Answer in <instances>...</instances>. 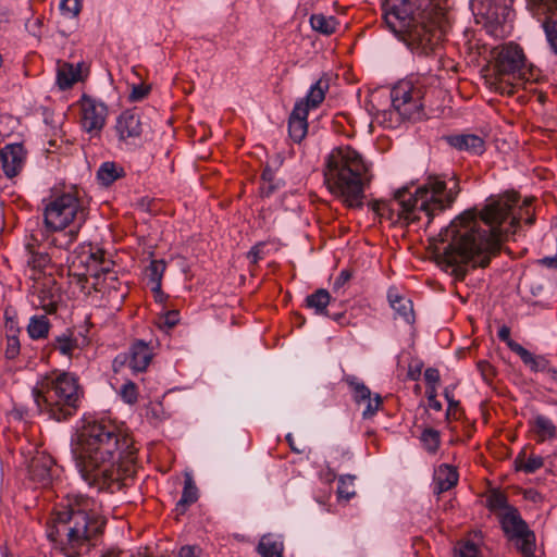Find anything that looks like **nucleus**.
Returning a JSON list of instances; mask_svg holds the SVG:
<instances>
[{"mask_svg":"<svg viewBox=\"0 0 557 557\" xmlns=\"http://www.w3.org/2000/svg\"><path fill=\"white\" fill-rule=\"evenodd\" d=\"M531 201L525 199L518 207L519 195L512 191L490 197L480 211L476 208L466 210L438 234L440 242L446 244L437 248L438 258L453 268L451 273L459 281L466 277V264L487 267L491 256L499 251L502 242L517 232L523 214L528 225L534 223Z\"/></svg>","mask_w":557,"mask_h":557,"instance_id":"nucleus-1","label":"nucleus"},{"mask_svg":"<svg viewBox=\"0 0 557 557\" xmlns=\"http://www.w3.org/2000/svg\"><path fill=\"white\" fill-rule=\"evenodd\" d=\"M136 453L133 440L108 421L86 424L72 449L82 478L98 491L110 490L120 481L121 472H133Z\"/></svg>","mask_w":557,"mask_h":557,"instance_id":"nucleus-2","label":"nucleus"},{"mask_svg":"<svg viewBox=\"0 0 557 557\" xmlns=\"http://www.w3.org/2000/svg\"><path fill=\"white\" fill-rule=\"evenodd\" d=\"M460 190L459 180L455 174L429 175L414 193L408 187L395 191L398 219L412 224L424 216L430 224L435 215L451 208Z\"/></svg>","mask_w":557,"mask_h":557,"instance_id":"nucleus-3","label":"nucleus"},{"mask_svg":"<svg viewBox=\"0 0 557 557\" xmlns=\"http://www.w3.org/2000/svg\"><path fill=\"white\" fill-rule=\"evenodd\" d=\"M96 506L94 499L76 496L66 506L57 509L48 528V539L61 549L76 553L103 531L106 521Z\"/></svg>","mask_w":557,"mask_h":557,"instance_id":"nucleus-4","label":"nucleus"},{"mask_svg":"<svg viewBox=\"0 0 557 557\" xmlns=\"http://www.w3.org/2000/svg\"><path fill=\"white\" fill-rule=\"evenodd\" d=\"M323 177L329 191L348 208L363 207L372 175L358 151L350 147L332 150L324 162Z\"/></svg>","mask_w":557,"mask_h":557,"instance_id":"nucleus-5","label":"nucleus"},{"mask_svg":"<svg viewBox=\"0 0 557 557\" xmlns=\"http://www.w3.org/2000/svg\"><path fill=\"white\" fill-rule=\"evenodd\" d=\"M382 18L387 29L423 54L434 51L441 40V32L418 18L410 0H384Z\"/></svg>","mask_w":557,"mask_h":557,"instance_id":"nucleus-6","label":"nucleus"},{"mask_svg":"<svg viewBox=\"0 0 557 557\" xmlns=\"http://www.w3.org/2000/svg\"><path fill=\"white\" fill-rule=\"evenodd\" d=\"M382 18L387 29L423 54L434 51L441 40V32L418 18L410 0H384Z\"/></svg>","mask_w":557,"mask_h":557,"instance_id":"nucleus-7","label":"nucleus"},{"mask_svg":"<svg viewBox=\"0 0 557 557\" xmlns=\"http://www.w3.org/2000/svg\"><path fill=\"white\" fill-rule=\"evenodd\" d=\"M32 394L40 414L61 422L76 413L83 392L75 375L61 372L54 377L46 375L36 384Z\"/></svg>","mask_w":557,"mask_h":557,"instance_id":"nucleus-8","label":"nucleus"},{"mask_svg":"<svg viewBox=\"0 0 557 557\" xmlns=\"http://www.w3.org/2000/svg\"><path fill=\"white\" fill-rule=\"evenodd\" d=\"M491 85L502 95H512L528 81L523 49L515 42L494 47L490 52Z\"/></svg>","mask_w":557,"mask_h":557,"instance_id":"nucleus-9","label":"nucleus"},{"mask_svg":"<svg viewBox=\"0 0 557 557\" xmlns=\"http://www.w3.org/2000/svg\"><path fill=\"white\" fill-rule=\"evenodd\" d=\"M85 220V210L72 194L57 197L45 209V224L50 231L65 230L70 223H74L79 228Z\"/></svg>","mask_w":557,"mask_h":557,"instance_id":"nucleus-10","label":"nucleus"},{"mask_svg":"<svg viewBox=\"0 0 557 557\" xmlns=\"http://www.w3.org/2000/svg\"><path fill=\"white\" fill-rule=\"evenodd\" d=\"M327 88L329 84L319 79L311 86L306 98L295 103L288 119L289 137L295 143H300L306 137L308 132V112L310 109H315L322 103Z\"/></svg>","mask_w":557,"mask_h":557,"instance_id":"nucleus-11","label":"nucleus"},{"mask_svg":"<svg viewBox=\"0 0 557 557\" xmlns=\"http://www.w3.org/2000/svg\"><path fill=\"white\" fill-rule=\"evenodd\" d=\"M425 91L420 84L401 81L391 90V100L394 110L407 120H418L422 116Z\"/></svg>","mask_w":557,"mask_h":557,"instance_id":"nucleus-12","label":"nucleus"},{"mask_svg":"<svg viewBox=\"0 0 557 557\" xmlns=\"http://www.w3.org/2000/svg\"><path fill=\"white\" fill-rule=\"evenodd\" d=\"M498 518L505 534L520 542L519 548L523 556L534 557L535 535L519 511L516 508H508V511L499 513Z\"/></svg>","mask_w":557,"mask_h":557,"instance_id":"nucleus-13","label":"nucleus"},{"mask_svg":"<svg viewBox=\"0 0 557 557\" xmlns=\"http://www.w3.org/2000/svg\"><path fill=\"white\" fill-rule=\"evenodd\" d=\"M60 299L59 289L52 277H47L42 282H36L33 285L30 294V304L37 309H42L46 313L57 312Z\"/></svg>","mask_w":557,"mask_h":557,"instance_id":"nucleus-14","label":"nucleus"},{"mask_svg":"<svg viewBox=\"0 0 557 557\" xmlns=\"http://www.w3.org/2000/svg\"><path fill=\"white\" fill-rule=\"evenodd\" d=\"M108 109L104 103L83 96L81 100V125L88 133H99L106 123Z\"/></svg>","mask_w":557,"mask_h":557,"instance_id":"nucleus-15","label":"nucleus"},{"mask_svg":"<svg viewBox=\"0 0 557 557\" xmlns=\"http://www.w3.org/2000/svg\"><path fill=\"white\" fill-rule=\"evenodd\" d=\"M343 380L350 387L354 400L357 404H367L362 417L364 419L372 418L382 406V397L379 394L372 397L370 388L355 375L347 374Z\"/></svg>","mask_w":557,"mask_h":557,"instance_id":"nucleus-16","label":"nucleus"},{"mask_svg":"<svg viewBox=\"0 0 557 557\" xmlns=\"http://www.w3.org/2000/svg\"><path fill=\"white\" fill-rule=\"evenodd\" d=\"M331 295L324 288H319L314 293L308 295L305 299L306 306L313 309L317 314H322L331 318L342 325L348 324L349 321L346 319L345 312L330 313L327 307L331 302Z\"/></svg>","mask_w":557,"mask_h":557,"instance_id":"nucleus-17","label":"nucleus"},{"mask_svg":"<svg viewBox=\"0 0 557 557\" xmlns=\"http://www.w3.org/2000/svg\"><path fill=\"white\" fill-rule=\"evenodd\" d=\"M152 348L143 339H136L129 347L128 355L119 356L123 361L128 359L129 368L135 372H144L147 370L152 359Z\"/></svg>","mask_w":557,"mask_h":557,"instance_id":"nucleus-18","label":"nucleus"},{"mask_svg":"<svg viewBox=\"0 0 557 557\" xmlns=\"http://www.w3.org/2000/svg\"><path fill=\"white\" fill-rule=\"evenodd\" d=\"M25 154L26 152L21 144H9L2 148L0 159L3 172L8 177H14L21 172Z\"/></svg>","mask_w":557,"mask_h":557,"instance_id":"nucleus-19","label":"nucleus"},{"mask_svg":"<svg viewBox=\"0 0 557 557\" xmlns=\"http://www.w3.org/2000/svg\"><path fill=\"white\" fill-rule=\"evenodd\" d=\"M115 128L121 140L140 137L144 129L140 114L135 109L125 110L117 117Z\"/></svg>","mask_w":557,"mask_h":557,"instance_id":"nucleus-20","label":"nucleus"},{"mask_svg":"<svg viewBox=\"0 0 557 557\" xmlns=\"http://www.w3.org/2000/svg\"><path fill=\"white\" fill-rule=\"evenodd\" d=\"M548 2L549 1L544 2L545 4H547V7H549V11H547L545 13H536L533 10H531L530 8H528V9L534 16H536L539 20L543 21V27H544L548 44H549L552 50L555 53H557V20H553L554 15L557 13V0H556V7H554V8ZM527 7H529V5L527 4Z\"/></svg>","mask_w":557,"mask_h":557,"instance_id":"nucleus-21","label":"nucleus"},{"mask_svg":"<svg viewBox=\"0 0 557 557\" xmlns=\"http://www.w3.org/2000/svg\"><path fill=\"white\" fill-rule=\"evenodd\" d=\"M458 472L456 468L447 463H442L434 472V493L440 495L458 483Z\"/></svg>","mask_w":557,"mask_h":557,"instance_id":"nucleus-22","label":"nucleus"},{"mask_svg":"<svg viewBox=\"0 0 557 557\" xmlns=\"http://www.w3.org/2000/svg\"><path fill=\"white\" fill-rule=\"evenodd\" d=\"M447 143L458 150L471 151L476 154H481L484 151L483 139L474 134L448 136Z\"/></svg>","mask_w":557,"mask_h":557,"instance_id":"nucleus-23","label":"nucleus"},{"mask_svg":"<svg viewBox=\"0 0 557 557\" xmlns=\"http://www.w3.org/2000/svg\"><path fill=\"white\" fill-rule=\"evenodd\" d=\"M516 354L520 357L522 362L527 367H529V369L532 372H545L546 373L550 366L549 360L545 356L534 355V354L530 352L528 349H525L524 347H522V348L516 347Z\"/></svg>","mask_w":557,"mask_h":557,"instance_id":"nucleus-24","label":"nucleus"},{"mask_svg":"<svg viewBox=\"0 0 557 557\" xmlns=\"http://www.w3.org/2000/svg\"><path fill=\"white\" fill-rule=\"evenodd\" d=\"M198 499V488L190 475H186L181 499L176 503L175 511L184 515L187 508Z\"/></svg>","mask_w":557,"mask_h":557,"instance_id":"nucleus-25","label":"nucleus"},{"mask_svg":"<svg viewBox=\"0 0 557 557\" xmlns=\"http://www.w3.org/2000/svg\"><path fill=\"white\" fill-rule=\"evenodd\" d=\"M284 545L272 534L263 535L257 546L261 557H283Z\"/></svg>","mask_w":557,"mask_h":557,"instance_id":"nucleus-26","label":"nucleus"},{"mask_svg":"<svg viewBox=\"0 0 557 557\" xmlns=\"http://www.w3.org/2000/svg\"><path fill=\"white\" fill-rule=\"evenodd\" d=\"M79 64L62 63L58 67L57 82L61 89H69L79 79Z\"/></svg>","mask_w":557,"mask_h":557,"instance_id":"nucleus-27","label":"nucleus"},{"mask_svg":"<svg viewBox=\"0 0 557 557\" xmlns=\"http://www.w3.org/2000/svg\"><path fill=\"white\" fill-rule=\"evenodd\" d=\"M388 299L392 308L405 322L409 324L414 322V311L410 299L393 294L388 295Z\"/></svg>","mask_w":557,"mask_h":557,"instance_id":"nucleus-28","label":"nucleus"},{"mask_svg":"<svg viewBox=\"0 0 557 557\" xmlns=\"http://www.w3.org/2000/svg\"><path fill=\"white\" fill-rule=\"evenodd\" d=\"M27 251V264L33 270H42L45 269L51 261V257L48 252L40 249V246L34 243H28L26 245Z\"/></svg>","mask_w":557,"mask_h":557,"instance_id":"nucleus-29","label":"nucleus"},{"mask_svg":"<svg viewBox=\"0 0 557 557\" xmlns=\"http://www.w3.org/2000/svg\"><path fill=\"white\" fill-rule=\"evenodd\" d=\"M125 175L124 169L115 162H104L97 172V178L103 186H110Z\"/></svg>","mask_w":557,"mask_h":557,"instance_id":"nucleus-30","label":"nucleus"},{"mask_svg":"<svg viewBox=\"0 0 557 557\" xmlns=\"http://www.w3.org/2000/svg\"><path fill=\"white\" fill-rule=\"evenodd\" d=\"M166 264L163 260H152L147 268V275L151 290L156 293L157 297L162 296L161 280L165 271Z\"/></svg>","mask_w":557,"mask_h":557,"instance_id":"nucleus-31","label":"nucleus"},{"mask_svg":"<svg viewBox=\"0 0 557 557\" xmlns=\"http://www.w3.org/2000/svg\"><path fill=\"white\" fill-rule=\"evenodd\" d=\"M532 430L539 436V441L552 438L556 434V426L550 419L539 414L532 421Z\"/></svg>","mask_w":557,"mask_h":557,"instance_id":"nucleus-32","label":"nucleus"},{"mask_svg":"<svg viewBox=\"0 0 557 557\" xmlns=\"http://www.w3.org/2000/svg\"><path fill=\"white\" fill-rule=\"evenodd\" d=\"M121 282L119 281L116 272L108 273L102 277L96 274V281L91 283L92 288L96 292L108 293L119 292L121 289Z\"/></svg>","mask_w":557,"mask_h":557,"instance_id":"nucleus-33","label":"nucleus"},{"mask_svg":"<svg viewBox=\"0 0 557 557\" xmlns=\"http://www.w3.org/2000/svg\"><path fill=\"white\" fill-rule=\"evenodd\" d=\"M52 465L53 460L50 456L38 455L32 459L29 470L34 476L45 480L49 478Z\"/></svg>","mask_w":557,"mask_h":557,"instance_id":"nucleus-34","label":"nucleus"},{"mask_svg":"<svg viewBox=\"0 0 557 557\" xmlns=\"http://www.w3.org/2000/svg\"><path fill=\"white\" fill-rule=\"evenodd\" d=\"M543 463L544 461L541 456L531 455L527 457L524 450L521 451L515 460L516 469L524 471L525 473L535 472L536 470L543 467Z\"/></svg>","mask_w":557,"mask_h":557,"instance_id":"nucleus-35","label":"nucleus"},{"mask_svg":"<svg viewBox=\"0 0 557 557\" xmlns=\"http://www.w3.org/2000/svg\"><path fill=\"white\" fill-rule=\"evenodd\" d=\"M50 329L49 320L46 315H34L30 318L27 332L33 339L45 338Z\"/></svg>","mask_w":557,"mask_h":557,"instance_id":"nucleus-36","label":"nucleus"},{"mask_svg":"<svg viewBox=\"0 0 557 557\" xmlns=\"http://www.w3.org/2000/svg\"><path fill=\"white\" fill-rule=\"evenodd\" d=\"M78 230L75 225L74 228L69 231H54L55 234L51 237L50 244L57 248L69 250L77 237Z\"/></svg>","mask_w":557,"mask_h":557,"instance_id":"nucleus-37","label":"nucleus"},{"mask_svg":"<svg viewBox=\"0 0 557 557\" xmlns=\"http://www.w3.org/2000/svg\"><path fill=\"white\" fill-rule=\"evenodd\" d=\"M51 346L64 356H72L73 351L78 347L77 339L73 337V333L70 331L57 336Z\"/></svg>","mask_w":557,"mask_h":557,"instance_id":"nucleus-38","label":"nucleus"},{"mask_svg":"<svg viewBox=\"0 0 557 557\" xmlns=\"http://www.w3.org/2000/svg\"><path fill=\"white\" fill-rule=\"evenodd\" d=\"M310 25L314 30L329 36L336 30L337 22L333 16L313 14L310 17Z\"/></svg>","mask_w":557,"mask_h":557,"instance_id":"nucleus-39","label":"nucleus"},{"mask_svg":"<svg viewBox=\"0 0 557 557\" xmlns=\"http://www.w3.org/2000/svg\"><path fill=\"white\" fill-rule=\"evenodd\" d=\"M89 259L91 260V264L97 267H100L101 272H97L98 276L102 277L103 275H107L108 273L115 272L113 270L114 262L108 258H106V252L101 249H97L95 251H91L89 253Z\"/></svg>","mask_w":557,"mask_h":557,"instance_id":"nucleus-40","label":"nucleus"},{"mask_svg":"<svg viewBox=\"0 0 557 557\" xmlns=\"http://www.w3.org/2000/svg\"><path fill=\"white\" fill-rule=\"evenodd\" d=\"M355 480L356 476L350 474L339 476L337 494L341 498H345L346 500H348L356 495L354 485Z\"/></svg>","mask_w":557,"mask_h":557,"instance_id":"nucleus-41","label":"nucleus"},{"mask_svg":"<svg viewBox=\"0 0 557 557\" xmlns=\"http://www.w3.org/2000/svg\"><path fill=\"white\" fill-rule=\"evenodd\" d=\"M421 442L425 450L431 454L436 453L441 443L440 432L432 428L425 429L421 434Z\"/></svg>","mask_w":557,"mask_h":557,"instance_id":"nucleus-42","label":"nucleus"},{"mask_svg":"<svg viewBox=\"0 0 557 557\" xmlns=\"http://www.w3.org/2000/svg\"><path fill=\"white\" fill-rule=\"evenodd\" d=\"M169 417L161 401H151L146 408V418L153 422H161Z\"/></svg>","mask_w":557,"mask_h":557,"instance_id":"nucleus-43","label":"nucleus"},{"mask_svg":"<svg viewBox=\"0 0 557 557\" xmlns=\"http://www.w3.org/2000/svg\"><path fill=\"white\" fill-rule=\"evenodd\" d=\"M487 506L493 511H508V508H513L512 506L508 505L506 495L500 492H494L490 495L487 499Z\"/></svg>","mask_w":557,"mask_h":557,"instance_id":"nucleus-44","label":"nucleus"},{"mask_svg":"<svg viewBox=\"0 0 557 557\" xmlns=\"http://www.w3.org/2000/svg\"><path fill=\"white\" fill-rule=\"evenodd\" d=\"M120 395L126 404L134 405L138 399L137 385L132 381L126 382L122 385Z\"/></svg>","mask_w":557,"mask_h":557,"instance_id":"nucleus-45","label":"nucleus"},{"mask_svg":"<svg viewBox=\"0 0 557 557\" xmlns=\"http://www.w3.org/2000/svg\"><path fill=\"white\" fill-rule=\"evenodd\" d=\"M455 557H482L479 547L470 541L461 543L456 548Z\"/></svg>","mask_w":557,"mask_h":557,"instance_id":"nucleus-46","label":"nucleus"},{"mask_svg":"<svg viewBox=\"0 0 557 557\" xmlns=\"http://www.w3.org/2000/svg\"><path fill=\"white\" fill-rule=\"evenodd\" d=\"M60 9L63 14H66L70 17H76L82 9L81 0H62Z\"/></svg>","mask_w":557,"mask_h":557,"instance_id":"nucleus-47","label":"nucleus"},{"mask_svg":"<svg viewBox=\"0 0 557 557\" xmlns=\"http://www.w3.org/2000/svg\"><path fill=\"white\" fill-rule=\"evenodd\" d=\"M178 311L171 310L164 313L162 317H160L157 324L160 329L170 330L174 327L178 323Z\"/></svg>","mask_w":557,"mask_h":557,"instance_id":"nucleus-48","label":"nucleus"},{"mask_svg":"<svg viewBox=\"0 0 557 557\" xmlns=\"http://www.w3.org/2000/svg\"><path fill=\"white\" fill-rule=\"evenodd\" d=\"M20 354V339L16 334H7L5 357L14 359Z\"/></svg>","mask_w":557,"mask_h":557,"instance_id":"nucleus-49","label":"nucleus"},{"mask_svg":"<svg viewBox=\"0 0 557 557\" xmlns=\"http://www.w3.org/2000/svg\"><path fill=\"white\" fill-rule=\"evenodd\" d=\"M498 338L502 341V342H505L506 345L508 346V348L513 351L516 354V347H519V348H522L523 346H521L519 343L515 342L513 339H511L510 337V327H508L507 325H503L499 330H498Z\"/></svg>","mask_w":557,"mask_h":557,"instance_id":"nucleus-50","label":"nucleus"},{"mask_svg":"<svg viewBox=\"0 0 557 557\" xmlns=\"http://www.w3.org/2000/svg\"><path fill=\"white\" fill-rule=\"evenodd\" d=\"M149 90H150V88L148 86L134 85L132 87V91L129 94V100L139 101L148 95Z\"/></svg>","mask_w":557,"mask_h":557,"instance_id":"nucleus-51","label":"nucleus"},{"mask_svg":"<svg viewBox=\"0 0 557 557\" xmlns=\"http://www.w3.org/2000/svg\"><path fill=\"white\" fill-rule=\"evenodd\" d=\"M351 277H352V272L350 270L345 269V270L341 271V273L334 281V285H333L334 290H338L342 287H344L345 284L348 283Z\"/></svg>","mask_w":557,"mask_h":557,"instance_id":"nucleus-52","label":"nucleus"},{"mask_svg":"<svg viewBox=\"0 0 557 557\" xmlns=\"http://www.w3.org/2000/svg\"><path fill=\"white\" fill-rule=\"evenodd\" d=\"M424 380L428 385H436L440 382V372L436 368H428L424 371Z\"/></svg>","mask_w":557,"mask_h":557,"instance_id":"nucleus-53","label":"nucleus"},{"mask_svg":"<svg viewBox=\"0 0 557 557\" xmlns=\"http://www.w3.org/2000/svg\"><path fill=\"white\" fill-rule=\"evenodd\" d=\"M478 369L480 370L484 381L488 382L494 375L493 367L486 361H480L478 363Z\"/></svg>","mask_w":557,"mask_h":557,"instance_id":"nucleus-54","label":"nucleus"},{"mask_svg":"<svg viewBox=\"0 0 557 557\" xmlns=\"http://www.w3.org/2000/svg\"><path fill=\"white\" fill-rule=\"evenodd\" d=\"M200 553V548L195 545H185L182 546L178 556L180 557H199L198 554Z\"/></svg>","mask_w":557,"mask_h":557,"instance_id":"nucleus-55","label":"nucleus"},{"mask_svg":"<svg viewBox=\"0 0 557 557\" xmlns=\"http://www.w3.org/2000/svg\"><path fill=\"white\" fill-rule=\"evenodd\" d=\"M444 396H445V398H446V400L448 403L447 416H449L450 410L453 408H456L459 405V403L454 399V396H453V394H451V392L449 391L448 387L445 388Z\"/></svg>","mask_w":557,"mask_h":557,"instance_id":"nucleus-56","label":"nucleus"},{"mask_svg":"<svg viewBox=\"0 0 557 557\" xmlns=\"http://www.w3.org/2000/svg\"><path fill=\"white\" fill-rule=\"evenodd\" d=\"M276 185L271 182V183H263L260 187V193L262 196L264 197H269L271 194L274 193V190L276 189Z\"/></svg>","mask_w":557,"mask_h":557,"instance_id":"nucleus-57","label":"nucleus"},{"mask_svg":"<svg viewBox=\"0 0 557 557\" xmlns=\"http://www.w3.org/2000/svg\"><path fill=\"white\" fill-rule=\"evenodd\" d=\"M422 370V364H417L416 367L410 366L408 370V377L410 380L417 381L420 379Z\"/></svg>","mask_w":557,"mask_h":557,"instance_id":"nucleus-58","label":"nucleus"},{"mask_svg":"<svg viewBox=\"0 0 557 557\" xmlns=\"http://www.w3.org/2000/svg\"><path fill=\"white\" fill-rule=\"evenodd\" d=\"M101 557H132V556L125 552L112 548V549H108L107 552H104L101 555Z\"/></svg>","mask_w":557,"mask_h":557,"instance_id":"nucleus-59","label":"nucleus"},{"mask_svg":"<svg viewBox=\"0 0 557 557\" xmlns=\"http://www.w3.org/2000/svg\"><path fill=\"white\" fill-rule=\"evenodd\" d=\"M86 268H87V272L89 273V275L91 276L92 278V282L96 281V274L97 272H101L100 271V267H95L91 264V260L89 259V256L87 257V260H86Z\"/></svg>","mask_w":557,"mask_h":557,"instance_id":"nucleus-60","label":"nucleus"},{"mask_svg":"<svg viewBox=\"0 0 557 557\" xmlns=\"http://www.w3.org/2000/svg\"><path fill=\"white\" fill-rule=\"evenodd\" d=\"M539 262L547 268L557 269V257H545Z\"/></svg>","mask_w":557,"mask_h":557,"instance_id":"nucleus-61","label":"nucleus"},{"mask_svg":"<svg viewBox=\"0 0 557 557\" xmlns=\"http://www.w3.org/2000/svg\"><path fill=\"white\" fill-rule=\"evenodd\" d=\"M261 178L263 183H271L274 181V172L267 166L262 172Z\"/></svg>","mask_w":557,"mask_h":557,"instance_id":"nucleus-62","label":"nucleus"},{"mask_svg":"<svg viewBox=\"0 0 557 557\" xmlns=\"http://www.w3.org/2000/svg\"><path fill=\"white\" fill-rule=\"evenodd\" d=\"M259 249L257 247H253L249 252H248V259L252 262V263H257L258 260L260 259V255H259Z\"/></svg>","mask_w":557,"mask_h":557,"instance_id":"nucleus-63","label":"nucleus"},{"mask_svg":"<svg viewBox=\"0 0 557 557\" xmlns=\"http://www.w3.org/2000/svg\"><path fill=\"white\" fill-rule=\"evenodd\" d=\"M286 441H287V443H288V445H289V447H290V449H292L293 451H295V453H297V454H301V453H304V449H300V448H298V447L295 445V441H294V438H293L292 434H287V435H286Z\"/></svg>","mask_w":557,"mask_h":557,"instance_id":"nucleus-64","label":"nucleus"}]
</instances>
